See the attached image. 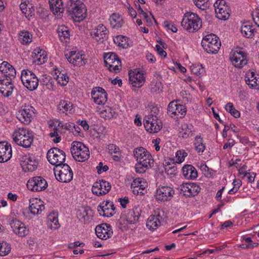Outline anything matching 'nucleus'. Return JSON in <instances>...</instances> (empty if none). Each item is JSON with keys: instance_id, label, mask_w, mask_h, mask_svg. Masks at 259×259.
<instances>
[{"instance_id": "nucleus-1", "label": "nucleus", "mask_w": 259, "mask_h": 259, "mask_svg": "<svg viewBox=\"0 0 259 259\" xmlns=\"http://www.w3.org/2000/svg\"><path fill=\"white\" fill-rule=\"evenodd\" d=\"M134 155L138 161L135 167L137 173H144L147 169L153 166L154 160L152 155L143 147H141L135 149Z\"/></svg>"}, {"instance_id": "nucleus-2", "label": "nucleus", "mask_w": 259, "mask_h": 259, "mask_svg": "<svg viewBox=\"0 0 259 259\" xmlns=\"http://www.w3.org/2000/svg\"><path fill=\"white\" fill-rule=\"evenodd\" d=\"M181 26L189 32L194 33L201 28L202 21L196 14L188 12L183 16Z\"/></svg>"}, {"instance_id": "nucleus-3", "label": "nucleus", "mask_w": 259, "mask_h": 259, "mask_svg": "<svg viewBox=\"0 0 259 259\" xmlns=\"http://www.w3.org/2000/svg\"><path fill=\"white\" fill-rule=\"evenodd\" d=\"M12 137L16 144L26 148L30 147L33 141L32 133L24 128L16 129Z\"/></svg>"}, {"instance_id": "nucleus-4", "label": "nucleus", "mask_w": 259, "mask_h": 259, "mask_svg": "<svg viewBox=\"0 0 259 259\" xmlns=\"http://www.w3.org/2000/svg\"><path fill=\"white\" fill-rule=\"evenodd\" d=\"M70 150L73 157L76 161L83 162L89 158V148L82 142L74 141L72 143Z\"/></svg>"}, {"instance_id": "nucleus-5", "label": "nucleus", "mask_w": 259, "mask_h": 259, "mask_svg": "<svg viewBox=\"0 0 259 259\" xmlns=\"http://www.w3.org/2000/svg\"><path fill=\"white\" fill-rule=\"evenodd\" d=\"M218 39V37L214 34L206 35L201 41L202 46L208 53H217L221 47Z\"/></svg>"}, {"instance_id": "nucleus-6", "label": "nucleus", "mask_w": 259, "mask_h": 259, "mask_svg": "<svg viewBox=\"0 0 259 259\" xmlns=\"http://www.w3.org/2000/svg\"><path fill=\"white\" fill-rule=\"evenodd\" d=\"M105 66L111 72L118 73L121 70V62L114 53L109 52L104 55Z\"/></svg>"}, {"instance_id": "nucleus-7", "label": "nucleus", "mask_w": 259, "mask_h": 259, "mask_svg": "<svg viewBox=\"0 0 259 259\" xmlns=\"http://www.w3.org/2000/svg\"><path fill=\"white\" fill-rule=\"evenodd\" d=\"M47 158L49 162L56 167L63 164L65 161V152L58 148L54 147L48 150Z\"/></svg>"}, {"instance_id": "nucleus-8", "label": "nucleus", "mask_w": 259, "mask_h": 259, "mask_svg": "<svg viewBox=\"0 0 259 259\" xmlns=\"http://www.w3.org/2000/svg\"><path fill=\"white\" fill-rule=\"evenodd\" d=\"M35 111L31 105L25 104L18 111L16 117L21 123L28 124L35 116Z\"/></svg>"}, {"instance_id": "nucleus-9", "label": "nucleus", "mask_w": 259, "mask_h": 259, "mask_svg": "<svg viewBox=\"0 0 259 259\" xmlns=\"http://www.w3.org/2000/svg\"><path fill=\"white\" fill-rule=\"evenodd\" d=\"M54 174L58 181L68 183L73 179V172L67 164H63L54 168Z\"/></svg>"}, {"instance_id": "nucleus-10", "label": "nucleus", "mask_w": 259, "mask_h": 259, "mask_svg": "<svg viewBox=\"0 0 259 259\" xmlns=\"http://www.w3.org/2000/svg\"><path fill=\"white\" fill-rule=\"evenodd\" d=\"M21 79L23 85L30 91H33L38 87V78L34 73L28 69L22 71Z\"/></svg>"}, {"instance_id": "nucleus-11", "label": "nucleus", "mask_w": 259, "mask_h": 259, "mask_svg": "<svg viewBox=\"0 0 259 259\" xmlns=\"http://www.w3.org/2000/svg\"><path fill=\"white\" fill-rule=\"evenodd\" d=\"M83 6L82 3L71 4L67 6V12L75 21L80 22L85 17V10Z\"/></svg>"}, {"instance_id": "nucleus-12", "label": "nucleus", "mask_w": 259, "mask_h": 259, "mask_svg": "<svg viewBox=\"0 0 259 259\" xmlns=\"http://www.w3.org/2000/svg\"><path fill=\"white\" fill-rule=\"evenodd\" d=\"M144 125L148 132L156 133L161 129L162 123L156 115L151 114L145 117Z\"/></svg>"}, {"instance_id": "nucleus-13", "label": "nucleus", "mask_w": 259, "mask_h": 259, "mask_svg": "<svg viewBox=\"0 0 259 259\" xmlns=\"http://www.w3.org/2000/svg\"><path fill=\"white\" fill-rule=\"evenodd\" d=\"M213 6L218 19L226 20L230 17L231 10L225 0H217Z\"/></svg>"}, {"instance_id": "nucleus-14", "label": "nucleus", "mask_w": 259, "mask_h": 259, "mask_svg": "<svg viewBox=\"0 0 259 259\" xmlns=\"http://www.w3.org/2000/svg\"><path fill=\"white\" fill-rule=\"evenodd\" d=\"M186 112L185 106L178 104L175 101L170 102L167 107V113L171 117L177 116V118H183L185 116Z\"/></svg>"}, {"instance_id": "nucleus-15", "label": "nucleus", "mask_w": 259, "mask_h": 259, "mask_svg": "<svg viewBox=\"0 0 259 259\" xmlns=\"http://www.w3.org/2000/svg\"><path fill=\"white\" fill-rule=\"evenodd\" d=\"M48 186L47 181L41 177H35L29 180L27 183L28 189L33 191H40Z\"/></svg>"}, {"instance_id": "nucleus-16", "label": "nucleus", "mask_w": 259, "mask_h": 259, "mask_svg": "<svg viewBox=\"0 0 259 259\" xmlns=\"http://www.w3.org/2000/svg\"><path fill=\"white\" fill-rule=\"evenodd\" d=\"M110 184L104 180L95 182L92 187V192L97 196L105 195L111 190Z\"/></svg>"}, {"instance_id": "nucleus-17", "label": "nucleus", "mask_w": 259, "mask_h": 259, "mask_svg": "<svg viewBox=\"0 0 259 259\" xmlns=\"http://www.w3.org/2000/svg\"><path fill=\"white\" fill-rule=\"evenodd\" d=\"M179 189L181 193L187 197L195 196L200 190L198 185L192 183H183L180 185Z\"/></svg>"}, {"instance_id": "nucleus-18", "label": "nucleus", "mask_w": 259, "mask_h": 259, "mask_svg": "<svg viewBox=\"0 0 259 259\" xmlns=\"http://www.w3.org/2000/svg\"><path fill=\"white\" fill-rule=\"evenodd\" d=\"M174 190L170 187L162 186L156 190L155 196L158 201H168L173 197Z\"/></svg>"}, {"instance_id": "nucleus-19", "label": "nucleus", "mask_w": 259, "mask_h": 259, "mask_svg": "<svg viewBox=\"0 0 259 259\" xmlns=\"http://www.w3.org/2000/svg\"><path fill=\"white\" fill-rule=\"evenodd\" d=\"M94 102L97 104H104L107 100V94L105 90L100 87H96L91 92Z\"/></svg>"}, {"instance_id": "nucleus-20", "label": "nucleus", "mask_w": 259, "mask_h": 259, "mask_svg": "<svg viewBox=\"0 0 259 259\" xmlns=\"http://www.w3.org/2000/svg\"><path fill=\"white\" fill-rule=\"evenodd\" d=\"M230 59L233 64L239 68L243 67L247 62L246 53L241 51L234 52Z\"/></svg>"}, {"instance_id": "nucleus-21", "label": "nucleus", "mask_w": 259, "mask_h": 259, "mask_svg": "<svg viewBox=\"0 0 259 259\" xmlns=\"http://www.w3.org/2000/svg\"><path fill=\"white\" fill-rule=\"evenodd\" d=\"M95 232L98 237L104 240L111 237L113 233L111 226L107 224H102L97 226Z\"/></svg>"}, {"instance_id": "nucleus-22", "label": "nucleus", "mask_w": 259, "mask_h": 259, "mask_svg": "<svg viewBox=\"0 0 259 259\" xmlns=\"http://www.w3.org/2000/svg\"><path fill=\"white\" fill-rule=\"evenodd\" d=\"M147 187V182L144 179L140 178L135 179L131 184L132 191L136 195L144 194L146 191L145 188Z\"/></svg>"}, {"instance_id": "nucleus-23", "label": "nucleus", "mask_w": 259, "mask_h": 259, "mask_svg": "<svg viewBox=\"0 0 259 259\" xmlns=\"http://www.w3.org/2000/svg\"><path fill=\"white\" fill-rule=\"evenodd\" d=\"M11 146L7 142H0V162H5L12 157Z\"/></svg>"}, {"instance_id": "nucleus-24", "label": "nucleus", "mask_w": 259, "mask_h": 259, "mask_svg": "<svg viewBox=\"0 0 259 259\" xmlns=\"http://www.w3.org/2000/svg\"><path fill=\"white\" fill-rule=\"evenodd\" d=\"M12 80L7 77L0 79V92L6 97H9L12 94L14 88Z\"/></svg>"}, {"instance_id": "nucleus-25", "label": "nucleus", "mask_w": 259, "mask_h": 259, "mask_svg": "<svg viewBox=\"0 0 259 259\" xmlns=\"http://www.w3.org/2000/svg\"><path fill=\"white\" fill-rule=\"evenodd\" d=\"M65 56L68 61L75 66H83L87 62L86 59L82 57V55L77 53L75 51H71L69 54H66Z\"/></svg>"}, {"instance_id": "nucleus-26", "label": "nucleus", "mask_w": 259, "mask_h": 259, "mask_svg": "<svg viewBox=\"0 0 259 259\" xmlns=\"http://www.w3.org/2000/svg\"><path fill=\"white\" fill-rule=\"evenodd\" d=\"M108 33L106 27L103 24H100L91 32V35L96 41H103L104 38H106Z\"/></svg>"}, {"instance_id": "nucleus-27", "label": "nucleus", "mask_w": 259, "mask_h": 259, "mask_svg": "<svg viewBox=\"0 0 259 259\" xmlns=\"http://www.w3.org/2000/svg\"><path fill=\"white\" fill-rule=\"evenodd\" d=\"M21 165L25 171H33L38 165V161L31 156H25L23 158Z\"/></svg>"}, {"instance_id": "nucleus-28", "label": "nucleus", "mask_w": 259, "mask_h": 259, "mask_svg": "<svg viewBox=\"0 0 259 259\" xmlns=\"http://www.w3.org/2000/svg\"><path fill=\"white\" fill-rule=\"evenodd\" d=\"M129 82L133 87L141 88L145 82V77L140 72H130L129 73Z\"/></svg>"}, {"instance_id": "nucleus-29", "label": "nucleus", "mask_w": 259, "mask_h": 259, "mask_svg": "<svg viewBox=\"0 0 259 259\" xmlns=\"http://www.w3.org/2000/svg\"><path fill=\"white\" fill-rule=\"evenodd\" d=\"M0 71L4 74L5 77L14 79L15 78L16 71L15 68L6 61L0 64Z\"/></svg>"}, {"instance_id": "nucleus-30", "label": "nucleus", "mask_w": 259, "mask_h": 259, "mask_svg": "<svg viewBox=\"0 0 259 259\" xmlns=\"http://www.w3.org/2000/svg\"><path fill=\"white\" fill-rule=\"evenodd\" d=\"M162 217L159 213L150 215L146 223L147 227L151 231L156 230L161 225Z\"/></svg>"}, {"instance_id": "nucleus-31", "label": "nucleus", "mask_w": 259, "mask_h": 259, "mask_svg": "<svg viewBox=\"0 0 259 259\" xmlns=\"http://www.w3.org/2000/svg\"><path fill=\"white\" fill-rule=\"evenodd\" d=\"M115 207L112 202L106 201L105 204L103 206H99L98 211L101 215L106 217H110L114 214Z\"/></svg>"}, {"instance_id": "nucleus-32", "label": "nucleus", "mask_w": 259, "mask_h": 259, "mask_svg": "<svg viewBox=\"0 0 259 259\" xmlns=\"http://www.w3.org/2000/svg\"><path fill=\"white\" fill-rule=\"evenodd\" d=\"M50 9L52 12L59 17L62 16L64 11L62 0H49Z\"/></svg>"}, {"instance_id": "nucleus-33", "label": "nucleus", "mask_w": 259, "mask_h": 259, "mask_svg": "<svg viewBox=\"0 0 259 259\" xmlns=\"http://www.w3.org/2000/svg\"><path fill=\"white\" fill-rule=\"evenodd\" d=\"M29 203L30 211L33 214H39L45 209V206L40 200H37V199H30Z\"/></svg>"}, {"instance_id": "nucleus-34", "label": "nucleus", "mask_w": 259, "mask_h": 259, "mask_svg": "<svg viewBox=\"0 0 259 259\" xmlns=\"http://www.w3.org/2000/svg\"><path fill=\"white\" fill-rule=\"evenodd\" d=\"M182 170L183 176L186 179L194 180L198 176L196 168L191 165H185Z\"/></svg>"}, {"instance_id": "nucleus-35", "label": "nucleus", "mask_w": 259, "mask_h": 259, "mask_svg": "<svg viewBox=\"0 0 259 259\" xmlns=\"http://www.w3.org/2000/svg\"><path fill=\"white\" fill-rule=\"evenodd\" d=\"M141 209L139 207H134L127 215L126 221L128 224H133L137 222L141 215Z\"/></svg>"}, {"instance_id": "nucleus-36", "label": "nucleus", "mask_w": 259, "mask_h": 259, "mask_svg": "<svg viewBox=\"0 0 259 259\" xmlns=\"http://www.w3.org/2000/svg\"><path fill=\"white\" fill-rule=\"evenodd\" d=\"M58 36L62 42H67L69 40L70 33L68 27L65 26H60L58 28Z\"/></svg>"}, {"instance_id": "nucleus-37", "label": "nucleus", "mask_w": 259, "mask_h": 259, "mask_svg": "<svg viewBox=\"0 0 259 259\" xmlns=\"http://www.w3.org/2000/svg\"><path fill=\"white\" fill-rule=\"evenodd\" d=\"M111 26L115 29L120 28L123 23V21L121 17L118 14L114 13L110 17L109 19Z\"/></svg>"}, {"instance_id": "nucleus-38", "label": "nucleus", "mask_w": 259, "mask_h": 259, "mask_svg": "<svg viewBox=\"0 0 259 259\" xmlns=\"http://www.w3.org/2000/svg\"><path fill=\"white\" fill-rule=\"evenodd\" d=\"M194 132V130L192 125L184 123L182 125V131L180 134L183 138H188L193 136Z\"/></svg>"}, {"instance_id": "nucleus-39", "label": "nucleus", "mask_w": 259, "mask_h": 259, "mask_svg": "<svg viewBox=\"0 0 259 259\" xmlns=\"http://www.w3.org/2000/svg\"><path fill=\"white\" fill-rule=\"evenodd\" d=\"M240 30L242 35L246 37H252L254 35V29L252 28V25L248 23H244Z\"/></svg>"}, {"instance_id": "nucleus-40", "label": "nucleus", "mask_w": 259, "mask_h": 259, "mask_svg": "<svg viewBox=\"0 0 259 259\" xmlns=\"http://www.w3.org/2000/svg\"><path fill=\"white\" fill-rule=\"evenodd\" d=\"M19 40L21 44L27 45L32 41V34L27 31L22 30L19 33Z\"/></svg>"}, {"instance_id": "nucleus-41", "label": "nucleus", "mask_w": 259, "mask_h": 259, "mask_svg": "<svg viewBox=\"0 0 259 259\" xmlns=\"http://www.w3.org/2000/svg\"><path fill=\"white\" fill-rule=\"evenodd\" d=\"M48 226L52 229H57L60 227L57 214L55 213H50L48 217Z\"/></svg>"}, {"instance_id": "nucleus-42", "label": "nucleus", "mask_w": 259, "mask_h": 259, "mask_svg": "<svg viewBox=\"0 0 259 259\" xmlns=\"http://www.w3.org/2000/svg\"><path fill=\"white\" fill-rule=\"evenodd\" d=\"M116 114V112L112 108L108 106L105 107L100 113L101 118L105 119H109L112 118Z\"/></svg>"}, {"instance_id": "nucleus-43", "label": "nucleus", "mask_w": 259, "mask_h": 259, "mask_svg": "<svg viewBox=\"0 0 259 259\" xmlns=\"http://www.w3.org/2000/svg\"><path fill=\"white\" fill-rule=\"evenodd\" d=\"M114 42L119 47L127 48L129 46L128 38L123 35H118L114 39Z\"/></svg>"}, {"instance_id": "nucleus-44", "label": "nucleus", "mask_w": 259, "mask_h": 259, "mask_svg": "<svg viewBox=\"0 0 259 259\" xmlns=\"http://www.w3.org/2000/svg\"><path fill=\"white\" fill-rule=\"evenodd\" d=\"M58 109L62 113L68 111L70 112L72 109V104L67 101L61 100L58 105Z\"/></svg>"}, {"instance_id": "nucleus-45", "label": "nucleus", "mask_w": 259, "mask_h": 259, "mask_svg": "<svg viewBox=\"0 0 259 259\" xmlns=\"http://www.w3.org/2000/svg\"><path fill=\"white\" fill-rule=\"evenodd\" d=\"M78 218L85 224H88L92 220V215L89 212L87 209H83V211L78 214Z\"/></svg>"}, {"instance_id": "nucleus-46", "label": "nucleus", "mask_w": 259, "mask_h": 259, "mask_svg": "<svg viewBox=\"0 0 259 259\" xmlns=\"http://www.w3.org/2000/svg\"><path fill=\"white\" fill-rule=\"evenodd\" d=\"M194 145L196 150L198 153H202L205 149V146L203 143L202 138L200 136H197L195 139Z\"/></svg>"}, {"instance_id": "nucleus-47", "label": "nucleus", "mask_w": 259, "mask_h": 259, "mask_svg": "<svg viewBox=\"0 0 259 259\" xmlns=\"http://www.w3.org/2000/svg\"><path fill=\"white\" fill-rule=\"evenodd\" d=\"M34 54L38 61V64H42L47 61V56L45 54V51L40 49L35 50Z\"/></svg>"}, {"instance_id": "nucleus-48", "label": "nucleus", "mask_w": 259, "mask_h": 259, "mask_svg": "<svg viewBox=\"0 0 259 259\" xmlns=\"http://www.w3.org/2000/svg\"><path fill=\"white\" fill-rule=\"evenodd\" d=\"M225 109L227 111L229 112L234 117L238 118L240 117V113L239 111L235 109L232 103H228L226 105Z\"/></svg>"}, {"instance_id": "nucleus-49", "label": "nucleus", "mask_w": 259, "mask_h": 259, "mask_svg": "<svg viewBox=\"0 0 259 259\" xmlns=\"http://www.w3.org/2000/svg\"><path fill=\"white\" fill-rule=\"evenodd\" d=\"M11 245L6 242H0V255L5 256L11 251Z\"/></svg>"}, {"instance_id": "nucleus-50", "label": "nucleus", "mask_w": 259, "mask_h": 259, "mask_svg": "<svg viewBox=\"0 0 259 259\" xmlns=\"http://www.w3.org/2000/svg\"><path fill=\"white\" fill-rule=\"evenodd\" d=\"M138 13L140 16H142L144 18L146 22L148 23V25H151L152 24L151 19L149 18L148 14L143 11L140 5H138Z\"/></svg>"}, {"instance_id": "nucleus-51", "label": "nucleus", "mask_w": 259, "mask_h": 259, "mask_svg": "<svg viewBox=\"0 0 259 259\" xmlns=\"http://www.w3.org/2000/svg\"><path fill=\"white\" fill-rule=\"evenodd\" d=\"M49 126L52 131L58 132V127H63V125L60 121H59L58 120H56L50 121Z\"/></svg>"}, {"instance_id": "nucleus-52", "label": "nucleus", "mask_w": 259, "mask_h": 259, "mask_svg": "<svg viewBox=\"0 0 259 259\" xmlns=\"http://www.w3.org/2000/svg\"><path fill=\"white\" fill-rule=\"evenodd\" d=\"M58 82L62 85L67 84L68 82L69 77L66 74L60 73L56 78Z\"/></svg>"}, {"instance_id": "nucleus-53", "label": "nucleus", "mask_w": 259, "mask_h": 259, "mask_svg": "<svg viewBox=\"0 0 259 259\" xmlns=\"http://www.w3.org/2000/svg\"><path fill=\"white\" fill-rule=\"evenodd\" d=\"M22 222H21L20 221L18 220H13L11 223L10 225L11 228L13 229V232L16 234L18 229L21 226L22 224Z\"/></svg>"}, {"instance_id": "nucleus-54", "label": "nucleus", "mask_w": 259, "mask_h": 259, "mask_svg": "<svg viewBox=\"0 0 259 259\" xmlns=\"http://www.w3.org/2000/svg\"><path fill=\"white\" fill-rule=\"evenodd\" d=\"M22 13L28 19H29L31 17L34 15V9L30 5V6L27 8Z\"/></svg>"}, {"instance_id": "nucleus-55", "label": "nucleus", "mask_w": 259, "mask_h": 259, "mask_svg": "<svg viewBox=\"0 0 259 259\" xmlns=\"http://www.w3.org/2000/svg\"><path fill=\"white\" fill-rule=\"evenodd\" d=\"M28 233V230L26 229V228L23 223H22L21 226L18 229V231L16 233L18 236L22 237L25 236Z\"/></svg>"}, {"instance_id": "nucleus-56", "label": "nucleus", "mask_w": 259, "mask_h": 259, "mask_svg": "<svg viewBox=\"0 0 259 259\" xmlns=\"http://www.w3.org/2000/svg\"><path fill=\"white\" fill-rule=\"evenodd\" d=\"M255 77H256V74L254 72L252 71L248 72L245 76L246 83L248 85V83L251 82L253 80L255 79Z\"/></svg>"}, {"instance_id": "nucleus-57", "label": "nucleus", "mask_w": 259, "mask_h": 259, "mask_svg": "<svg viewBox=\"0 0 259 259\" xmlns=\"http://www.w3.org/2000/svg\"><path fill=\"white\" fill-rule=\"evenodd\" d=\"M191 71L194 74L199 75L203 73L204 69L202 67H200L199 65L193 66L191 67Z\"/></svg>"}, {"instance_id": "nucleus-58", "label": "nucleus", "mask_w": 259, "mask_h": 259, "mask_svg": "<svg viewBox=\"0 0 259 259\" xmlns=\"http://www.w3.org/2000/svg\"><path fill=\"white\" fill-rule=\"evenodd\" d=\"M248 85L251 88H256L259 89V74H256V77L251 82L248 83Z\"/></svg>"}, {"instance_id": "nucleus-59", "label": "nucleus", "mask_w": 259, "mask_h": 259, "mask_svg": "<svg viewBox=\"0 0 259 259\" xmlns=\"http://www.w3.org/2000/svg\"><path fill=\"white\" fill-rule=\"evenodd\" d=\"M108 149L109 150V152L111 154L113 153L116 154L119 152V148L114 144L109 145L108 146Z\"/></svg>"}, {"instance_id": "nucleus-60", "label": "nucleus", "mask_w": 259, "mask_h": 259, "mask_svg": "<svg viewBox=\"0 0 259 259\" xmlns=\"http://www.w3.org/2000/svg\"><path fill=\"white\" fill-rule=\"evenodd\" d=\"M96 168L99 174H100L104 171H106L108 169V166L106 165L103 166L102 162H100Z\"/></svg>"}, {"instance_id": "nucleus-61", "label": "nucleus", "mask_w": 259, "mask_h": 259, "mask_svg": "<svg viewBox=\"0 0 259 259\" xmlns=\"http://www.w3.org/2000/svg\"><path fill=\"white\" fill-rule=\"evenodd\" d=\"M165 169L168 175H173L175 174L177 168L175 165H174L172 166H166Z\"/></svg>"}, {"instance_id": "nucleus-62", "label": "nucleus", "mask_w": 259, "mask_h": 259, "mask_svg": "<svg viewBox=\"0 0 259 259\" xmlns=\"http://www.w3.org/2000/svg\"><path fill=\"white\" fill-rule=\"evenodd\" d=\"M155 48H156L157 53H158V54L160 56H163L164 57H166V55H167L166 52L164 51L163 50V49L162 48H161L159 45H156Z\"/></svg>"}, {"instance_id": "nucleus-63", "label": "nucleus", "mask_w": 259, "mask_h": 259, "mask_svg": "<svg viewBox=\"0 0 259 259\" xmlns=\"http://www.w3.org/2000/svg\"><path fill=\"white\" fill-rule=\"evenodd\" d=\"M49 136L52 138L54 137H56V139L53 140L55 143H59L61 141V138L58 136V132H51L49 134Z\"/></svg>"}, {"instance_id": "nucleus-64", "label": "nucleus", "mask_w": 259, "mask_h": 259, "mask_svg": "<svg viewBox=\"0 0 259 259\" xmlns=\"http://www.w3.org/2000/svg\"><path fill=\"white\" fill-rule=\"evenodd\" d=\"M194 2L198 8L204 9L202 7H204L206 0H194Z\"/></svg>"}]
</instances>
